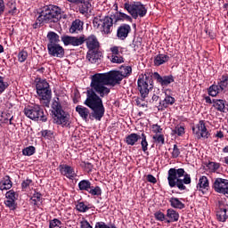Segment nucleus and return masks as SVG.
Masks as SVG:
<instances>
[{"label": "nucleus", "mask_w": 228, "mask_h": 228, "mask_svg": "<svg viewBox=\"0 0 228 228\" xmlns=\"http://www.w3.org/2000/svg\"><path fill=\"white\" fill-rule=\"evenodd\" d=\"M90 86L91 89L86 92V99L84 104L92 110L90 119L101 121L106 111L102 103V97H108L110 94L102 92L99 89L98 84L94 80H91Z\"/></svg>", "instance_id": "obj_1"}, {"label": "nucleus", "mask_w": 228, "mask_h": 228, "mask_svg": "<svg viewBox=\"0 0 228 228\" xmlns=\"http://www.w3.org/2000/svg\"><path fill=\"white\" fill-rule=\"evenodd\" d=\"M91 81L98 85V88L104 94H110L111 89L107 86H116L122 81L120 71H109L107 73H96L91 77Z\"/></svg>", "instance_id": "obj_2"}, {"label": "nucleus", "mask_w": 228, "mask_h": 228, "mask_svg": "<svg viewBox=\"0 0 228 228\" xmlns=\"http://www.w3.org/2000/svg\"><path fill=\"white\" fill-rule=\"evenodd\" d=\"M167 183L170 188H178L180 191L186 190V185L191 184V176L184 168H170L167 171Z\"/></svg>", "instance_id": "obj_3"}, {"label": "nucleus", "mask_w": 228, "mask_h": 228, "mask_svg": "<svg viewBox=\"0 0 228 228\" xmlns=\"http://www.w3.org/2000/svg\"><path fill=\"white\" fill-rule=\"evenodd\" d=\"M52 113L53 115V124L62 127H70V114L66 112L60 102V98H54L52 103Z\"/></svg>", "instance_id": "obj_4"}, {"label": "nucleus", "mask_w": 228, "mask_h": 228, "mask_svg": "<svg viewBox=\"0 0 228 228\" xmlns=\"http://www.w3.org/2000/svg\"><path fill=\"white\" fill-rule=\"evenodd\" d=\"M39 20H44L45 24L60 22L61 20V8L53 4L45 5L39 12Z\"/></svg>", "instance_id": "obj_5"}, {"label": "nucleus", "mask_w": 228, "mask_h": 228, "mask_svg": "<svg viewBox=\"0 0 228 228\" xmlns=\"http://www.w3.org/2000/svg\"><path fill=\"white\" fill-rule=\"evenodd\" d=\"M151 71H146L144 75H140L137 80V89L142 99L149 97V93L154 88V80Z\"/></svg>", "instance_id": "obj_6"}, {"label": "nucleus", "mask_w": 228, "mask_h": 228, "mask_svg": "<svg viewBox=\"0 0 228 228\" xmlns=\"http://www.w3.org/2000/svg\"><path fill=\"white\" fill-rule=\"evenodd\" d=\"M94 28H101L102 33L103 35H110L113 31V24L115 23V16L112 14L110 16H105L101 19V17H95L93 20Z\"/></svg>", "instance_id": "obj_7"}, {"label": "nucleus", "mask_w": 228, "mask_h": 228, "mask_svg": "<svg viewBox=\"0 0 228 228\" xmlns=\"http://www.w3.org/2000/svg\"><path fill=\"white\" fill-rule=\"evenodd\" d=\"M124 8L130 13L133 19L145 17L147 15V7L142 2L125 3Z\"/></svg>", "instance_id": "obj_8"}, {"label": "nucleus", "mask_w": 228, "mask_h": 228, "mask_svg": "<svg viewBox=\"0 0 228 228\" xmlns=\"http://www.w3.org/2000/svg\"><path fill=\"white\" fill-rule=\"evenodd\" d=\"M37 94L40 97V101H45V104H49L51 102V97L53 92L49 83L45 79H40L36 85Z\"/></svg>", "instance_id": "obj_9"}, {"label": "nucleus", "mask_w": 228, "mask_h": 228, "mask_svg": "<svg viewBox=\"0 0 228 228\" xmlns=\"http://www.w3.org/2000/svg\"><path fill=\"white\" fill-rule=\"evenodd\" d=\"M24 113L30 120H40L41 122H47V115L44 113V109L40 105H34L30 108H25Z\"/></svg>", "instance_id": "obj_10"}, {"label": "nucleus", "mask_w": 228, "mask_h": 228, "mask_svg": "<svg viewBox=\"0 0 228 228\" xmlns=\"http://www.w3.org/2000/svg\"><path fill=\"white\" fill-rule=\"evenodd\" d=\"M192 133L198 140H200V138L208 139L209 138L210 134L208 131V128L206 127V123L204 120H200L199 124H197L195 126H192Z\"/></svg>", "instance_id": "obj_11"}, {"label": "nucleus", "mask_w": 228, "mask_h": 228, "mask_svg": "<svg viewBox=\"0 0 228 228\" xmlns=\"http://www.w3.org/2000/svg\"><path fill=\"white\" fill-rule=\"evenodd\" d=\"M212 188L216 193L228 197V180L224 178H216Z\"/></svg>", "instance_id": "obj_12"}, {"label": "nucleus", "mask_w": 228, "mask_h": 228, "mask_svg": "<svg viewBox=\"0 0 228 228\" xmlns=\"http://www.w3.org/2000/svg\"><path fill=\"white\" fill-rule=\"evenodd\" d=\"M18 197L19 194L13 190H10L5 193L6 200H4V205L6 208H9L11 211H15L17 209V203L15 201Z\"/></svg>", "instance_id": "obj_13"}, {"label": "nucleus", "mask_w": 228, "mask_h": 228, "mask_svg": "<svg viewBox=\"0 0 228 228\" xmlns=\"http://www.w3.org/2000/svg\"><path fill=\"white\" fill-rule=\"evenodd\" d=\"M83 44H86L88 51H99V47H101V44L99 43V39L94 34H91L87 37L85 35L82 36Z\"/></svg>", "instance_id": "obj_14"}, {"label": "nucleus", "mask_w": 228, "mask_h": 228, "mask_svg": "<svg viewBox=\"0 0 228 228\" xmlns=\"http://www.w3.org/2000/svg\"><path fill=\"white\" fill-rule=\"evenodd\" d=\"M218 210L216 212V218L218 222H226L228 218V205L224 200H219L217 203Z\"/></svg>", "instance_id": "obj_15"}, {"label": "nucleus", "mask_w": 228, "mask_h": 228, "mask_svg": "<svg viewBox=\"0 0 228 228\" xmlns=\"http://www.w3.org/2000/svg\"><path fill=\"white\" fill-rule=\"evenodd\" d=\"M61 42L64 44V45H72L73 47H79V45H83V37L82 36H63L61 37Z\"/></svg>", "instance_id": "obj_16"}, {"label": "nucleus", "mask_w": 228, "mask_h": 228, "mask_svg": "<svg viewBox=\"0 0 228 228\" xmlns=\"http://www.w3.org/2000/svg\"><path fill=\"white\" fill-rule=\"evenodd\" d=\"M48 54L54 58H63L65 56V49L60 45H47Z\"/></svg>", "instance_id": "obj_17"}, {"label": "nucleus", "mask_w": 228, "mask_h": 228, "mask_svg": "<svg viewBox=\"0 0 228 228\" xmlns=\"http://www.w3.org/2000/svg\"><path fill=\"white\" fill-rule=\"evenodd\" d=\"M153 79H156L157 83L161 85V86H168L171 83H174V76L169 75V76H164L161 77L159 73L154 72L152 73Z\"/></svg>", "instance_id": "obj_18"}, {"label": "nucleus", "mask_w": 228, "mask_h": 228, "mask_svg": "<svg viewBox=\"0 0 228 228\" xmlns=\"http://www.w3.org/2000/svg\"><path fill=\"white\" fill-rule=\"evenodd\" d=\"M59 170L61 174V175H64L68 179H74L76 177V172L74 171V168L67 164H61L59 166Z\"/></svg>", "instance_id": "obj_19"}, {"label": "nucleus", "mask_w": 228, "mask_h": 228, "mask_svg": "<svg viewBox=\"0 0 228 228\" xmlns=\"http://www.w3.org/2000/svg\"><path fill=\"white\" fill-rule=\"evenodd\" d=\"M131 33V26L129 24H122L118 28L117 37L119 40H126Z\"/></svg>", "instance_id": "obj_20"}, {"label": "nucleus", "mask_w": 228, "mask_h": 228, "mask_svg": "<svg viewBox=\"0 0 228 228\" xmlns=\"http://www.w3.org/2000/svg\"><path fill=\"white\" fill-rule=\"evenodd\" d=\"M110 51L112 53L111 60L110 61L112 63H124V57L122 56V52H120L118 46H113L110 48Z\"/></svg>", "instance_id": "obj_21"}, {"label": "nucleus", "mask_w": 228, "mask_h": 228, "mask_svg": "<svg viewBox=\"0 0 228 228\" xmlns=\"http://www.w3.org/2000/svg\"><path fill=\"white\" fill-rule=\"evenodd\" d=\"M102 57V53L98 52V50H88L86 54V60H88L90 63H97Z\"/></svg>", "instance_id": "obj_22"}, {"label": "nucleus", "mask_w": 228, "mask_h": 228, "mask_svg": "<svg viewBox=\"0 0 228 228\" xmlns=\"http://www.w3.org/2000/svg\"><path fill=\"white\" fill-rule=\"evenodd\" d=\"M12 186L13 183L12 182L10 175H5L0 180V191L12 190Z\"/></svg>", "instance_id": "obj_23"}, {"label": "nucleus", "mask_w": 228, "mask_h": 228, "mask_svg": "<svg viewBox=\"0 0 228 228\" xmlns=\"http://www.w3.org/2000/svg\"><path fill=\"white\" fill-rule=\"evenodd\" d=\"M76 111L77 113H78L79 117H81V118L86 122H87L88 117L90 118V115H92V113H90V110H88V108L82 105H77L76 107Z\"/></svg>", "instance_id": "obj_24"}, {"label": "nucleus", "mask_w": 228, "mask_h": 228, "mask_svg": "<svg viewBox=\"0 0 228 228\" xmlns=\"http://www.w3.org/2000/svg\"><path fill=\"white\" fill-rule=\"evenodd\" d=\"M174 104H175V98L170 95H166L164 100L159 102V110H164Z\"/></svg>", "instance_id": "obj_25"}, {"label": "nucleus", "mask_w": 228, "mask_h": 228, "mask_svg": "<svg viewBox=\"0 0 228 228\" xmlns=\"http://www.w3.org/2000/svg\"><path fill=\"white\" fill-rule=\"evenodd\" d=\"M225 100L222 99H213V108L221 113H225Z\"/></svg>", "instance_id": "obj_26"}, {"label": "nucleus", "mask_w": 228, "mask_h": 228, "mask_svg": "<svg viewBox=\"0 0 228 228\" xmlns=\"http://www.w3.org/2000/svg\"><path fill=\"white\" fill-rule=\"evenodd\" d=\"M138 140H142V136L138 134L133 133L126 137L125 142L126 144L133 146L136 145Z\"/></svg>", "instance_id": "obj_27"}, {"label": "nucleus", "mask_w": 228, "mask_h": 228, "mask_svg": "<svg viewBox=\"0 0 228 228\" xmlns=\"http://www.w3.org/2000/svg\"><path fill=\"white\" fill-rule=\"evenodd\" d=\"M209 188V180H208L207 176H201L197 184V190L200 191H204V190H208Z\"/></svg>", "instance_id": "obj_28"}, {"label": "nucleus", "mask_w": 228, "mask_h": 228, "mask_svg": "<svg viewBox=\"0 0 228 228\" xmlns=\"http://www.w3.org/2000/svg\"><path fill=\"white\" fill-rule=\"evenodd\" d=\"M169 203L171 208H174V209H184L185 205L179 200V198L172 197L169 199Z\"/></svg>", "instance_id": "obj_29"}, {"label": "nucleus", "mask_w": 228, "mask_h": 228, "mask_svg": "<svg viewBox=\"0 0 228 228\" xmlns=\"http://www.w3.org/2000/svg\"><path fill=\"white\" fill-rule=\"evenodd\" d=\"M168 60H170V57L168 55L163 53L158 54L154 58V65L155 67H159L160 65H163V63H167Z\"/></svg>", "instance_id": "obj_30"}, {"label": "nucleus", "mask_w": 228, "mask_h": 228, "mask_svg": "<svg viewBox=\"0 0 228 228\" xmlns=\"http://www.w3.org/2000/svg\"><path fill=\"white\" fill-rule=\"evenodd\" d=\"M224 90L220 86V84L217 83V85H212L208 88V95L211 97H216L218 94H221Z\"/></svg>", "instance_id": "obj_31"}, {"label": "nucleus", "mask_w": 228, "mask_h": 228, "mask_svg": "<svg viewBox=\"0 0 228 228\" xmlns=\"http://www.w3.org/2000/svg\"><path fill=\"white\" fill-rule=\"evenodd\" d=\"M47 38L49 40L48 45H56L60 42V36L56 32L50 31L47 34Z\"/></svg>", "instance_id": "obj_32"}, {"label": "nucleus", "mask_w": 228, "mask_h": 228, "mask_svg": "<svg viewBox=\"0 0 228 228\" xmlns=\"http://www.w3.org/2000/svg\"><path fill=\"white\" fill-rule=\"evenodd\" d=\"M115 17V23L118 22V20H127L128 22H133V18L131 16L124 13V12H116L113 14Z\"/></svg>", "instance_id": "obj_33"}, {"label": "nucleus", "mask_w": 228, "mask_h": 228, "mask_svg": "<svg viewBox=\"0 0 228 228\" xmlns=\"http://www.w3.org/2000/svg\"><path fill=\"white\" fill-rule=\"evenodd\" d=\"M81 29H83V21L80 20H75L71 24L69 32L76 33L77 31H81Z\"/></svg>", "instance_id": "obj_34"}, {"label": "nucleus", "mask_w": 228, "mask_h": 228, "mask_svg": "<svg viewBox=\"0 0 228 228\" xmlns=\"http://www.w3.org/2000/svg\"><path fill=\"white\" fill-rule=\"evenodd\" d=\"M167 216L169 218L167 222H177L179 220V213L173 208L167 209Z\"/></svg>", "instance_id": "obj_35"}, {"label": "nucleus", "mask_w": 228, "mask_h": 228, "mask_svg": "<svg viewBox=\"0 0 228 228\" xmlns=\"http://www.w3.org/2000/svg\"><path fill=\"white\" fill-rule=\"evenodd\" d=\"M92 186V183H90V181L88 180H81L78 183V188L81 191H87L90 190Z\"/></svg>", "instance_id": "obj_36"}, {"label": "nucleus", "mask_w": 228, "mask_h": 228, "mask_svg": "<svg viewBox=\"0 0 228 228\" xmlns=\"http://www.w3.org/2000/svg\"><path fill=\"white\" fill-rule=\"evenodd\" d=\"M81 4L79 5V12L82 15H85L90 12V8H92V4L88 2H79Z\"/></svg>", "instance_id": "obj_37"}, {"label": "nucleus", "mask_w": 228, "mask_h": 228, "mask_svg": "<svg viewBox=\"0 0 228 228\" xmlns=\"http://www.w3.org/2000/svg\"><path fill=\"white\" fill-rule=\"evenodd\" d=\"M8 15H15L17 13V4L13 1H9L7 3Z\"/></svg>", "instance_id": "obj_38"}, {"label": "nucleus", "mask_w": 228, "mask_h": 228, "mask_svg": "<svg viewBox=\"0 0 228 228\" xmlns=\"http://www.w3.org/2000/svg\"><path fill=\"white\" fill-rule=\"evenodd\" d=\"M218 85L221 87V90H225V88H228V75H223L221 78L218 81Z\"/></svg>", "instance_id": "obj_39"}, {"label": "nucleus", "mask_w": 228, "mask_h": 228, "mask_svg": "<svg viewBox=\"0 0 228 228\" xmlns=\"http://www.w3.org/2000/svg\"><path fill=\"white\" fill-rule=\"evenodd\" d=\"M87 193H90V195H93V196H96V197H99L100 195L102 194V190H101V187L99 186H91L89 188V191H87Z\"/></svg>", "instance_id": "obj_40"}, {"label": "nucleus", "mask_w": 228, "mask_h": 228, "mask_svg": "<svg viewBox=\"0 0 228 228\" xmlns=\"http://www.w3.org/2000/svg\"><path fill=\"white\" fill-rule=\"evenodd\" d=\"M141 145H142V152H147L149 151V142H147V135H145L143 133L141 134Z\"/></svg>", "instance_id": "obj_41"}, {"label": "nucleus", "mask_w": 228, "mask_h": 228, "mask_svg": "<svg viewBox=\"0 0 228 228\" xmlns=\"http://www.w3.org/2000/svg\"><path fill=\"white\" fill-rule=\"evenodd\" d=\"M41 199L42 194L40 192H35L30 198V204H32V206H38V202H40Z\"/></svg>", "instance_id": "obj_42"}, {"label": "nucleus", "mask_w": 228, "mask_h": 228, "mask_svg": "<svg viewBox=\"0 0 228 228\" xmlns=\"http://www.w3.org/2000/svg\"><path fill=\"white\" fill-rule=\"evenodd\" d=\"M133 72V68L131 66L123 67L121 71H119V74L122 76V79L124 77H127V76H131V73Z\"/></svg>", "instance_id": "obj_43"}, {"label": "nucleus", "mask_w": 228, "mask_h": 228, "mask_svg": "<svg viewBox=\"0 0 228 228\" xmlns=\"http://www.w3.org/2000/svg\"><path fill=\"white\" fill-rule=\"evenodd\" d=\"M76 209L77 211H78L79 213H86V211H88V209H90V208L88 206H86L85 204V202L81 201V202H78L77 205H76Z\"/></svg>", "instance_id": "obj_44"}, {"label": "nucleus", "mask_w": 228, "mask_h": 228, "mask_svg": "<svg viewBox=\"0 0 228 228\" xmlns=\"http://www.w3.org/2000/svg\"><path fill=\"white\" fill-rule=\"evenodd\" d=\"M34 184L35 183H33V180L27 178L21 183V189L29 190V188H31V186H34Z\"/></svg>", "instance_id": "obj_45"}, {"label": "nucleus", "mask_w": 228, "mask_h": 228, "mask_svg": "<svg viewBox=\"0 0 228 228\" xmlns=\"http://www.w3.org/2000/svg\"><path fill=\"white\" fill-rule=\"evenodd\" d=\"M36 149L35 146H28L22 151L23 156H33L35 154Z\"/></svg>", "instance_id": "obj_46"}, {"label": "nucleus", "mask_w": 228, "mask_h": 228, "mask_svg": "<svg viewBox=\"0 0 228 228\" xmlns=\"http://www.w3.org/2000/svg\"><path fill=\"white\" fill-rule=\"evenodd\" d=\"M153 140L159 145H165V135L163 134H156L153 135Z\"/></svg>", "instance_id": "obj_47"}, {"label": "nucleus", "mask_w": 228, "mask_h": 228, "mask_svg": "<svg viewBox=\"0 0 228 228\" xmlns=\"http://www.w3.org/2000/svg\"><path fill=\"white\" fill-rule=\"evenodd\" d=\"M181 156V150L179 149V146L177 144H174L173 151L171 152V158L177 159Z\"/></svg>", "instance_id": "obj_48"}, {"label": "nucleus", "mask_w": 228, "mask_h": 228, "mask_svg": "<svg viewBox=\"0 0 228 228\" xmlns=\"http://www.w3.org/2000/svg\"><path fill=\"white\" fill-rule=\"evenodd\" d=\"M173 134H177V136H183L184 134V128L181 126H176L175 129L172 130Z\"/></svg>", "instance_id": "obj_49"}, {"label": "nucleus", "mask_w": 228, "mask_h": 228, "mask_svg": "<svg viewBox=\"0 0 228 228\" xmlns=\"http://www.w3.org/2000/svg\"><path fill=\"white\" fill-rule=\"evenodd\" d=\"M8 86V82H4V77L0 76V95L1 94H4V90H6Z\"/></svg>", "instance_id": "obj_50"}, {"label": "nucleus", "mask_w": 228, "mask_h": 228, "mask_svg": "<svg viewBox=\"0 0 228 228\" xmlns=\"http://www.w3.org/2000/svg\"><path fill=\"white\" fill-rule=\"evenodd\" d=\"M80 167H82V168H85L86 172H92V170L94 168V165H92V163L86 162V161L81 162Z\"/></svg>", "instance_id": "obj_51"}, {"label": "nucleus", "mask_w": 228, "mask_h": 228, "mask_svg": "<svg viewBox=\"0 0 228 228\" xmlns=\"http://www.w3.org/2000/svg\"><path fill=\"white\" fill-rule=\"evenodd\" d=\"M18 60L20 63H24L25 60H28V52L21 51L18 54Z\"/></svg>", "instance_id": "obj_52"}, {"label": "nucleus", "mask_w": 228, "mask_h": 228, "mask_svg": "<svg viewBox=\"0 0 228 228\" xmlns=\"http://www.w3.org/2000/svg\"><path fill=\"white\" fill-rule=\"evenodd\" d=\"M60 225H61V221L60 219H53L50 221L49 227L50 228H61Z\"/></svg>", "instance_id": "obj_53"}, {"label": "nucleus", "mask_w": 228, "mask_h": 228, "mask_svg": "<svg viewBox=\"0 0 228 228\" xmlns=\"http://www.w3.org/2000/svg\"><path fill=\"white\" fill-rule=\"evenodd\" d=\"M154 216L156 220H159V222H163L165 220V214L161 211H158L154 214Z\"/></svg>", "instance_id": "obj_54"}, {"label": "nucleus", "mask_w": 228, "mask_h": 228, "mask_svg": "<svg viewBox=\"0 0 228 228\" xmlns=\"http://www.w3.org/2000/svg\"><path fill=\"white\" fill-rule=\"evenodd\" d=\"M94 228H117L115 225H111L110 227L106 224L104 222H98L95 224Z\"/></svg>", "instance_id": "obj_55"}, {"label": "nucleus", "mask_w": 228, "mask_h": 228, "mask_svg": "<svg viewBox=\"0 0 228 228\" xmlns=\"http://www.w3.org/2000/svg\"><path fill=\"white\" fill-rule=\"evenodd\" d=\"M132 47H133L134 51H138V49H140V47H142V41L134 40L132 43Z\"/></svg>", "instance_id": "obj_56"}, {"label": "nucleus", "mask_w": 228, "mask_h": 228, "mask_svg": "<svg viewBox=\"0 0 228 228\" xmlns=\"http://www.w3.org/2000/svg\"><path fill=\"white\" fill-rule=\"evenodd\" d=\"M42 24H45V21L40 20V16H38L36 22L33 24L34 29H37V28H40V26H42Z\"/></svg>", "instance_id": "obj_57"}, {"label": "nucleus", "mask_w": 228, "mask_h": 228, "mask_svg": "<svg viewBox=\"0 0 228 228\" xmlns=\"http://www.w3.org/2000/svg\"><path fill=\"white\" fill-rule=\"evenodd\" d=\"M41 134L44 138H51V136H53V132H51V130H43Z\"/></svg>", "instance_id": "obj_58"}, {"label": "nucleus", "mask_w": 228, "mask_h": 228, "mask_svg": "<svg viewBox=\"0 0 228 228\" xmlns=\"http://www.w3.org/2000/svg\"><path fill=\"white\" fill-rule=\"evenodd\" d=\"M152 130L153 133H156V134H158V133H161L163 131V128L159 125H153Z\"/></svg>", "instance_id": "obj_59"}, {"label": "nucleus", "mask_w": 228, "mask_h": 228, "mask_svg": "<svg viewBox=\"0 0 228 228\" xmlns=\"http://www.w3.org/2000/svg\"><path fill=\"white\" fill-rule=\"evenodd\" d=\"M147 181H148V183H152V184H156L158 183V180L152 175H147Z\"/></svg>", "instance_id": "obj_60"}, {"label": "nucleus", "mask_w": 228, "mask_h": 228, "mask_svg": "<svg viewBox=\"0 0 228 228\" xmlns=\"http://www.w3.org/2000/svg\"><path fill=\"white\" fill-rule=\"evenodd\" d=\"M80 227L81 228H93L92 225H90V223L86 220H83L80 222Z\"/></svg>", "instance_id": "obj_61"}, {"label": "nucleus", "mask_w": 228, "mask_h": 228, "mask_svg": "<svg viewBox=\"0 0 228 228\" xmlns=\"http://www.w3.org/2000/svg\"><path fill=\"white\" fill-rule=\"evenodd\" d=\"M4 10H6L4 0H0V15H3L4 13Z\"/></svg>", "instance_id": "obj_62"}, {"label": "nucleus", "mask_w": 228, "mask_h": 228, "mask_svg": "<svg viewBox=\"0 0 228 228\" xmlns=\"http://www.w3.org/2000/svg\"><path fill=\"white\" fill-rule=\"evenodd\" d=\"M205 101L208 104H213V100H211V97L206 96Z\"/></svg>", "instance_id": "obj_63"}, {"label": "nucleus", "mask_w": 228, "mask_h": 228, "mask_svg": "<svg viewBox=\"0 0 228 228\" xmlns=\"http://www.w3.org/2000/svg\"><path fill=\"white\" fill-rule=\"evenodd\" d=\"M217 138H224V132L218 131L216 134Z\"/></svg>", "instance_id": "obj_64"}]
</instances>
